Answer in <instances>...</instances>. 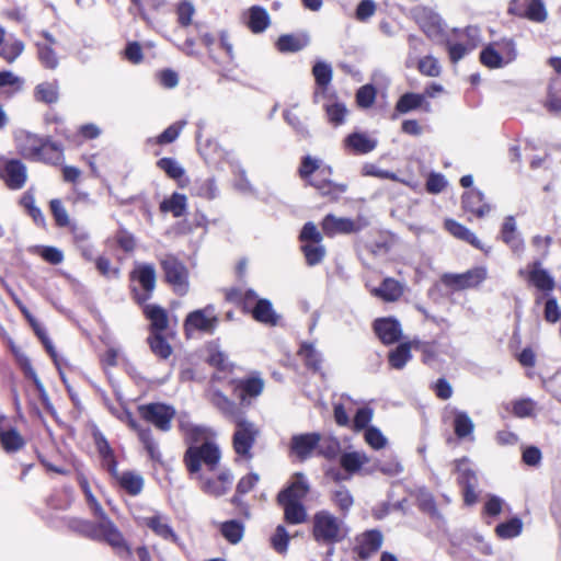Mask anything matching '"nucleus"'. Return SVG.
<instances>
[{
	"instance_id": "nucleus-1",
	"label": "nucleus",
	"mask_w": 561,
	"mask_h": 561,
	"mask_svg": "<svg viewBox=\"0 0 561 561\" xmlns=\"http://www.w3.org/2000/svg\"><path fill=\"white\" fill-rule=\"evenodd\" d=\"M14 144L16 152L27 160L57 163L62 156V149L57 144L26 129L14 133Z\"/></svg>"
},
{
	"instance_id": "nucleus-2",
	"label": "nucleus",
	"mask_w": 561,
	"mask_h": 561,
	"mask_svg": "<svg viewBox=\"0 0 561 561\" xmlns=\"http://www.w3.org/2000/svg\"><path fill=\"white\" fill-rule=\"evenodd\" d=\"M299 174L308 180L309 184L316 187L321 195L337 199L341 194L346 192L345 184H336L330 180L332 168L322 160L307 156L304 158L299 168Z\"/></svg>"
},
{
	"instance_id": "nucleus-3",
	"label": "nucleus",
	"mask_w": 561,
	"mask_h": 561,
	"mask_svg": "<svg viewBox=\"0 0 561 561\" xmlns=\"http://www.w3.org/2000/svg\"><path fill=\"white\" fill-rule=\"evenodd\" d=\"M95 517L100 520L96 525H92L88 522L82 523L81 530L93 539L105 540L117 551H125L126 554H130L129 548L127 547L125 539L114 523L107 517L104 510L99 502L89 506Z\"/></svg>"
},
{
	"instance_id": "nucleus-4",
	"label": "nucleus",
	"mask_w": 561,
	"mask_h": 561,
	"mask_svg": "<svg viewBox=\"0 0 561 561\" xmlns=\"http://www.w3.org/2000/svg\"><path fill=\"white\" fill-rule=\"evenodd\" d=\"M221 458L219 446L211 442H204L199 446H188L184 455V462L191 474H198L204 465L209 471H215Z\"/></svg>"
},
{
	"instance_id": "nucleus-5",
	"label": "nucleus",
	"mask_w": 561,
	"mask_h": 561,
	"mask_svg": "<svg viewBox=\"0 0 561 561\" xmlns=\"http://www.w3.org/2000/svg\"><path fill=\"white\" fill-rule=\"evenodd\" d=\"M227 298L234 302L242 301L245 308L252 307L251 313L253 318L264 324L275 325L278 321V316L273 309V306L267 299H259L254 290L248 289H231L227 294Z\"/></svg>"
},
{
	"instance_id": "nucleus-6",
	"label": "nucleus",
	"mask_w": 561,
	"mask_h": 561,
	"mask_svg": "<svg viewBox=\"0 0 561 561\" xmlns=\"http://www.w3.org/2000/svg\"><path fill=\"white\" fill-rule=\"evenodd\" d=\"M313 537L318 542L333 543L341 541L346 529L341 519L328 511H320L313 516Z\"/></svg>"
},
{
	"instance_id": "nucleus-7",
	"label": "nucleus",
	"mask_w": 561,
	"mask_h": 561,
	"mask_svg": "<svg viewBox=\"0 0 561 561\" xmlns=\"http://www.w3.org/2000/svg\"><path fill=\"white\" fill-rule=\"evenodd\" d=\"M236 430L232 436V447L234 453L250 460L252 458L251 449L260 434L259 427L243 415L233 421Z\"/></svg>"
},
{
	"instance_id": "nucleus-8",
	"label": "nucleus",
	"mask_w": 561,
	"mask_h": 561,
	"mask_svg": "<svg viewBox=\"0 0 561 561\" xmlns=\"http://www.w3.org/2000/svg\"><path fill=\"white\" fill-rule=\"evenodd\" d=\"M219 319L213 305L190 312L184 320V332L191 337L195 332L213 334Z\"/></svg>"
},
{
	"instance_id": "nucleus-9",
	"label": "nucleus",
	"mask_w": 561,
	"mask_h": 561,
	"mask_svg": "<svg viewBox=\"0 0 561 561\" xmlns=\"http://www.w3.org/2000/svg\"><path fill=\"white\" fill-rule=\"evenodd\" d=\"M0 180L10 190H21L27 181V168L19 159L0 154Z\"/></svg>"
},
{
	"instance_id": "nucleus-10",
	"label": "nucleus",
	"mask_w": 561,
	"mask_h": 561,
	"mask_svg": "<svg viewBox=\"0 0 561 561\" xmlns=\"http://www.w3.org/2000/svg\"><path fill=\"white\" fill-rule=\"evenodd\" d=\"M161 266L167 282L172 285L175 293L183 296L188 291V273L182 262L173 255H165L161 260Z\"/></svg>"
},
{
	"instance_id": "nucleus-11",
	"label": "nucleus",
	"mask_w": 561,
	"mask_h": 561,
	"mask_svg": "<svg viewBox=\"0 0 561 561\" xmlns=\"http://www.w3.org/2000/svg\"><path fill=\"white\" fill-rule=\"evenodd\" d=\"M139 413L147 422L152 423L160 431L167 432L171 428L175 410L168 404L150 403L139 407Z\"/></svg>"
},
{
	"instance_id": "nucleus-12",
	"label": "nucleus",
	"mask_w": 561,
	"mask_h": 561,
	"mask_svg": "<svg viewBox=\"0 0 561 561\" xmlns=\"http://www.w3.org/2000/svg\"><path fill=\"white\" fill-rule=\"evenodd\" d=\"M508 12L535 23H543L548 18L542 0H513L508 5Z\"/></svg>"
},
{
	"instance_id": "nucleus-13",
	"label": "nucleus",
	"mask_w": 561,
	"mask_h": 561,
	"mask_svg": "<svg viewBox=\"0 0 561 561\" xmlns=\"http://www.w3.org/2000/svg\"><path fill=\"white\" fill-rule=\"evenodd\" d=\"M486 276V268L478 266L461 274H445L442 277V282L455 290H461L478 286Z\"/></svg>"
},
{
	"instance_id": "nucleus-14",
	"label": "nucleus",
	"mask_w": 561,
	"mask_h": 561,
	"mask_svg": "<svg viewBox=\"0 0 561 561\" xmlns=\"http://www.w3.org/2000/svg\"><path fill=\"white\" fill-rule=\"evenodd\" d=\"M179 426L188 446H199L204 444V442L214 440L216 436L213 430L196 425L184 415L180 416Z\"/></svg>"
},
{
	"instance_id": "nucleus-15",
	"label": "nucleus",
	"mask_w": 561,
	"mask_h": 561,
	"mask_svg": "<svg viewBox=\"0 0 561 561\" xmlns=\"http://www.w3.org/2000/svg\"><path fill=\"white\" fill-rule=\"evenodd\" d=\"M312 75L316 81V90L313 93L314 102L319 103L321 100H331L330 83L332 81L333 71L330 64L325 61H318L312 68Z\"/></svg>"
},
{
	"instance_id": "nucleus-16",
	"label": "nucleus",
	"mask_w": 561,
	"mask_h": 561,
	"mask_svg": "<svg viewBox=\"0 0 561 561\" xmlns=\"http://www.w3.org/2000/svg\"><path fill=\"white\" fill-rule=\"evenodd\" d=\"M199 478L203 492L217 497L230 490L233 477L229 469H222L216 477L201 476Z\"/></svg>"
},
{
	"instance_id": "nucleus-17",
	"label": "nucleus",
	"mask_w": 561,
	"mask_h": 561,
	"mask_svg": "<svg viewBox=\"0 0 561 561\" xmlns=\"http://www.w3.org/2000/svg\"><path fill=\"white\" fill-rule=\"evenodd\" d=\"M131 279L137 280L141 288L142 294H136L138 302L148 300L156 287V270L151 264H137L131 272Z\"/></svg>"
},
{
	"instance_id": "nucleus-18",
	"label": "nucleus",
	"mask_w": 561,
	"mask_h": 561,
	"mask_svg": "<svg viewBox=\"0 0 561 561\" xmlns=\"http://www.w3.org/2000/svg\"><path fill=\"white\" fill-rule=\"evenodd\" d=\"M371 296L386 302H393L401 298L404 286L392 277H386L378 287L369 288Z\"/></svg>"
},
{
	"instance_id": "nucleus-19",
	"label": "nucleus",
	"mask_w": 561,
	"mask_h": 561,
	"mask_svg": "<svg viewBox=\"0 0 561 561\" xmlns=\"http://www.w3.org/2000/svg\"><path fill=\"white\" fill-rule=\"evenodd\" d=\"M374 329L378 337L385 344L397 342L402 334L399 321L393 318L377 319L374 323Z\"/></svg>"
},
{
	"instance_id": "nucleus-20",
	"label": "nucleus",
	"mask_w": 561,
	"mask_h": 561,
	"mask_svg": "<svg viewBox=\"0 0 561 561\" xmlns=\"http://www.w3.org/2000/svg\"><path fill=\"white\" fill-rule=\"evenodd\" d=\"M325 236L333 237L339 233H351L357 231L358 226L350 218L327 215L321 222Z\"/></svg>"
},
{
	"instance_id": "nucleus-21",
	"label": "nucleus",
	"mask_w": 561,
	"mask_h": 561,
	"mask_svg": "<svg viewBox=\"0 0 561 561\" xmlns=\"http://www.w3.org/2000/svg\"><path fill=\"white\" fill-rule=\"evenodd\" d=\"M243 20L249 30L254 34L264 32L271 24L267 11L260 5H252L244 12Z\"/></svg>"
},
{
	"instance_id": "nucleus-22",
	"label": "nucleus",
	"mask_w": 561,
	"mask_h": 561,
	"mask_svg": "<svg viewBox=\"0 0 561 561\" xmlns=\"http://www.w3.org/2000/svg\"><path fill=\"white\" fill-rule=\"evenodd\" d=\"M309 492V484L302 473H296L290 484L284 489L277 496L278 501L298 502Z\"/></svg>"
},
{
	"instance_id": "nucleus-23",
	"label": "nucleus",
	"mask_w": 561,
	"mask_h": 561,
	"mask_svg": "<svg viewBox=\"0 0 561 561\" xmlns=\"http://www.w3.org/2000/svg\"><path fill=\"white\" fill-rule=\"evenodd\" d=\"M208 399L216 409H218L226 417L232 421H236L237 417L243 415V413L238 409L236 403L219 390H209Z\"/></svg>"
},
{
	"instance_id": "nucleus-24",
	"label": "nucleus",
	"mask_w": 561,
	"mask_h": 561,
	"mask_svg": "<svg viewBox=\"0 0 561 561\" xmlns=\"http://www.w3.org/2000/svg\"><path fill=\"white\" fill-rule=\"evenodd\" d=\"M321 436L317 433L296 435L291 439L293 451L301 459L311 456L317 448Z\"/></svg>"
},
{
	"instance_id": "nucleus-25",
	"label": "nucleus",
	"mask_w": 561,
	"mask_h": 561,
	"mask_svg": "<svg viewBox=\"0 0 561 561\" xmlns=\"http://www.w3.org/2000/svg\"><path fill=\"white\" fill-rule=\"evenodd\" d=\"M419 24L428 38L433 41L443 39V23L438 14L425 11L419 16Z\"/></svg>"
},
{
	"instance_id": "nucleus-26",
	"label": "nucleus",
	"mask_w": 561,
	"mask_h": 561,
	"mask_svg": "<svg viewBox=\"0 0 561 561\" xmlns=\"http://www.w3.org/2000/svg\"><path fill=\"white\" fill-rule=\"evenodd\" d=\"M144 524L149 527L156 535L165 540L178 541V536L171 528L168 518L161 514L144 517Z\"/></svg>"
},
{
	"instance_id": "nucleus-27",
	"label": "nucleus",
	"mask_w": 561,
	"mask_h": 561,
	"mask_svg": "<svg viewBox=\"0 0 561 561\" xmlns=\"http://www.w3.org/2000/svg\"><path fill=\"white\" fill-rule=\"evenodd\" d=\"M377 139L365 133H353L345 138V145L357 154H365L377 147Z\"/></svg>"
},
{
	"instance_id": "nucleus-28",
	"label": "nucleus",
	"mask_w": 561,
	"mask_h": 561,
	"mask_svg": "<svg viewBox=\"0 0 561 561\" xmlns=\"http://www.w3.org/2000/svg\"><path fill=\"white\" fill-rule=\"evenodd\" d=\"M462 206L479 218L484 217L491 210L490 205L483 203V195L479 191L467 192L462 196Z\"/></svg>"
},
{
	"instance_id": "nucleus-29",
	"label": "nucleus",
	"mask_w": 561,
	"mask_h": 561,
	"mask_svg": "<svg viewBox=\"0 0 561 561\" xmlns=\"http://www.w3.org/2000/svg\"><path fill=\"white\" fill-rule=\"evenodd\" d=\"M309 44V36L306 34H285L278 37L276 47L280 53H297Z\"/></svg>"
},
{
	"instance_id": "nucleus-30",
	"label": "nucleus",
	"mask_w": 561,
	"mask_h": 561,
	"mask_svg": "<svg viewBox=\"0 0 561 561\" xmlns=\"http://www.w3.org/2000/svg\"><path fill=\"white\" fill-rule=\"evenodd\" d=\"M319 103L323 104L328 119L333 125H341L345 121V116L347 114V110L342 102H339L335 99V95L331 93V100L329 99L321 100Z\"/></svg>"
},
{
	"instance_id": "nucleus-31",
	"label": "nucleus",
	"mask_w": 561,
	"mask_h": 561,
	"mask_svg": "<svg viewBox=\"0 0 561 561\" xmlns=\"http://www.w3.org/2000/svg\"><path fill=\"white\" fill-rule=\"evenodd\" d=\"M118 484L130 495H138L144 488V479L139 473L125 471L114 477Z\"/></svg>"
},
{
	"instance_id": "nucleus-32",
	"label": "nucleus",
	"mask_w": 561,
	"mask_h": 561,
	"mask_svg": "<svg viewBox=\"0 0 561 561\" xmlns=\"http://www.w3.org/2000/svg\"><path fill=\"white\" fill-rule=\"evenodd\" d=\"M445 228L455 238L466 241L478 249H481L480 240L476 237V234L471 230H469L463 225L457 222L454 219H446Z\"/></svg>"
},
{
	"instance_id": "nucleus-33",
	"label": "nucleus",
	"mask_w": 561,
	"mask_h": 561,
	"mask_svg": "<svg viewBox=\"0 0 561 561\" xmlns=\"http://www.w3.org/2000/svg\"><path fill=\"white\" fill-rule=\"evenodd\" d=\"M465 33L468 37H470L472 39V43H470L469 45H463V44H459V43H456V44L449 43L448 44V53H449V57L453 62L459 61L461 58L465 57V55L468 51L473 49L477 45L474 39H477L479 36V30L477 27L470 26L465 30Z\"/></svg>"
},
{
	"instance_id": "nucleus-34",
	"label": "nucleus",
	"mask_w": 561,
	"mask_h": 561,
	"mask_svg": "<svg viewBox=\"0 0 561 561\" xmlns=\"http://www.w3.org/2000/svg\"><path fill=\"white\" fill-rule=\"evenodd\" d=\"M502 239L515 252H520L524 248L523 240L516 233V224L514 217L512 216H508L503 224Z\"/></svg>"
},
{
	"instance_id": "nucleus-35",
	"label": "nucleus",
	"mask_w": 561,
	"mask_h": 561,
	"mask_svg": "<svg viewBox=\"0 0 561 561\" xmlns=\"http://www.w3.org/2000/svg\"><path fill=\"white\" fill-rule=\"evenodd\" d=\"M187 208V198L180 193H173L169 198L160 204L162 213H171L174 217H181Z\"/></svg>"
},
{
	"instance_id": "nucleus-36",
	"label": "nucleus",
	"mask_w": 561,
	"mask_h": 561,
	"mask_svg": "<svg viewBox=\"0 0 561 561\" xmlns=\"http://www.w3.org/2000/svg\"><path fill=\"white\" fill-rule=\"evenodd\" d=\"M529 280L542 291H551L554 288L553 278L546 270L540 267L539 263L533 265L529 272Z\"/></svg>"
},
{
	"instance_id": "nucleus-37",
	"label": "nucleus",
	"mask_w": 561,
	"mask_h": 561,
	"mask_svg": "<svg viewBox=\"0 0 561 561\" xmlns=\"http://www.w3.org/2000/svg\"><path fill=\"white\" fill-rule=\"evenodd\" d=\"M128 424L131 428L136 430L140 442L144 444L151 459H159L160 453L157 443L154 442L151 431L149 428H138L134 419L128 415Z\"/></svg>"
},
{
	"instance_id": "nucleus-38",
	"label": "nucleus",
	"mask_w": 561,
	"mask_h": 561,
	"mask_svg": "<svg viewBox=\"0 0 561 561\" xmlns=\"http://www.w3.org/2000/svg\"><path fill=\"white\" fill-rule=\"evenodd\" d=\"M279 505L284 508L285 519L289 524H301L307 518V513L301 503L293 501H278Z\"/></svg>"
},
{
	"instance_id": "nucleus-39",
	"label": "nucleus",
	"mask_w": 561,
	"mask_h": 561,
	"mask_svg": "<svg viewBox=\"0 0 561 561\" xmlns=\"http://www.w3.org/2000/svg\"><path fill=\"white\" fill-rule=\"evenodd\" d=\"M145 313L150 320L151 327L156 333H161L168 328V314L163 308L157 305H147L145 307Z\"/></svg>"
},
{
	"instance_id": "nucleus-40",
	"label": "nucleus",
	"mask_w": 561,
	"mask_h": 561,
	"mask_svg": "<svg viewBox=\"0 0 561 561\" xmlns=\"http://www.w3.org/2000/svg\"><path fill=\"white\" fill-rule=\"evenodd\" d=\"M34 96L36 101L46 104L56 103L59 98V85L57 81L43 82L35 87Z\"/></svg>"
},
{
	"instance_id": "nucleus-41",
	"label": "nucleus",
	"mask_w": 561,
	"mask_h": 561,
	"mask_svg": "<svg viewBox=\"0 0 561 561\" xmlns=\"http://www.w3.org/2000/svg\"><path fill=\"white\" fill-rule=\"evenodd\" d=\"M368 461L369 458L364 451L344 453L340 458L341 466L350 473L357 472Z\"/></svg>"
},
{
	"instance_id": "nucleus-42",
	"label": "nucleus",
	"mask_w": 561,
	"mask_h": 561,
	"mask_svg": "<svg viewBox=\"0 0 561 561\" xmlns=\"http://www.w3.org/2000/svg\"><path fill=\"white\" fill-rule=\"evenodd\" d=\"M35 46L41 65L49 70L57 69L59 66V58L54 47L49 44H43L42 42H37Z\"/></svg>"
},
{
	"instance_id": "nucleus-43",
	"label": "nucleus",
	"mask_w": 561,
	"mask_h": 561,
	"mask_svg": "<svg viewBox=\"0 0 561 561\" xmlns=\"http://www.w3.org/2000/svg\"><path fill=\"white\" fill-rule=\"evenodd\" d=\"M413 342L402 343L389 353L388 359L392 368L401 369L411 359Z\"/></svg>"
},
{
	"instance_id": "nucleus-44",
	"label": "nucleus",
	"mask_w": 561,
	"mask_h": 561,
	"mask_svg": "<svg viewBox=\"0 0 561 561\" xmlns=\"http://www.w3.org/2000/svg\"><path fill=\"white\" fill-rule=\"evenodd\" d=\"M25 45L15 37H9L0 48V57L7 62L13 64L24 51Z\"/></svg>"
},
{
	"instance_id": "nucleus-45",
	"label": "nucleus",
	"mask_w": 561,
	"mask_h": 561,
	"mask_svg": "<svg viewBox=\"0 0 561 561\" xmlns=\"http://www.w3.org/2000/svg\"><path fill=\"white\" fill-rule=\"evenodd\" d=\"M474 424L471 417L463 411H454V430L459 438L467 437L472 434Z\"/></svg>"
},
{
	"instance_id": "nucleus-46",
	"label": "nucleus",
	"mask_w": 561,
	"mask_h": 561,
	"mask_svg": "<svg viewBox=\"0 0 561 561\" xmlns=\"http://www.w3.org/2000/svg\"><path fill=\"white\" fill-rule=\"evenodd\" d=\"M321 242L322 241H313L312 243L306 242L305 244H301V250L305 254L308 265H317L325 256V248Z\"/></svg>"
},
{
	"instance_id": "nucleus-47",
	"label": "nucleus",
	"mask_w": 561,
	"mask_h": 561,
	"mask_svg": "<svg viewBox=\"0 0 561 561\" xmlns=\"http://www.w3.org/2000/svg\"><path fill=\"white\" fill-rule=\"evenodd\" d=\"M523 529V523L519 518L514 517L508 522L499 524L495 528V533L500 538L510 539L517 537Z\"/></svg>"
},
{
	"instance_id": "nucleus-48",
	"label": "nucleus",
	"mask_w": 561,
	"mask_h": 561,
	"mask_svg": "<svg viewBox=\"0 0 561 561\" xmlns=\"http://www.w3.org/2000/svg\"><path fill=\"white\" fill-rule=\"evenodd\" d=\"M481 62L491 69L501 68L505 66L503 57L499 55L496 46L492 44L488 45L480 54Z\"/></svg>"
},
{
	"instance_id": "nucleus-49",
	"label": "nucleus",
	"mask_w": 561,
	"mask_h": 561,
	"mask_svg": "<svg viewBox=\"0 0 561 561\" xmlns=\"http://www.w3.org/2000/svg\"><path fill=\"white\" fill-rule=\"evenodd\" d=\"M33 252L53 265L60 264L64 261V252L56 247L37 245L33 249Z\"/></svg>"
},
{
	"instance_id": "nucleus-50",
	"label": "nucleus",
	"mask_w": 561,
	"mask_h": 561,
	"mask_svg": "<svg viewBox=\"0 0 561 561\" xmlns=\"http://www.w3.org/2000/svg\"><path fill=\"white\" fill-rule=\"evenodd\" d=\"M382 543V535L378 530H370L362 535L360 549L366 553L377 551Z\"/></svg>"
},
{
	"instance_id": "nucleus-51",
	"label": "nucleus",
	"mask_w": 561,
	"mask_h": 561,
	"mask_svg": "<svg viewBox=\"0 0 561 561\" xmlns=\"http://www.w3.org/2000/svg\"><path fill=\"white\" fill-rule=\"evenodd\" d=\"M332 502L342 511L348 512L354 504V497L345 486H339L332 492Z\"/></svg>"
},
{
	"instance_id": "nucleus-52",
	"label": "nucleus",
	"mask_w": 561,
	"mask_h": 561,
	"mask_svg": "<svg viewBox=\"0 0 561 561\" xmlns=\"http://www.w3.org/2000/svg\"><path fill=\"white\" fill-rule=\"evenodd\" d=\"M243 525L237 520L222 524L221 534L231 543H238L243 537Z\"/></svg>"
},
{
	"instance_id": "nucleus-53",
	"label": "nucleus",
	"mask_w": 561,
	"mask_h": 561,
	"mask_svg": "<svg viewBox=\"0 0 561 561\" xmlns=\"http://www.w3.org/2000/svg\"><path fill=\"white\" fill-rule=\"evenodd\" d=\"M423 100L424 96L422 94L405 93L399 99L396 108L400 113H408L420 107Z\"/></svg>"
},
{
	"instance_id": "nucleus-54",
	"label": "nucleus",
	"mask_w": 561,
	"mask_h": 561,
	"mask_svg": "<svg viewBox=\"0 0 561 561\" xmlns=\"http://www.w3.org/2000/svg\"><path fill=\"white\" fill-rule=\"evenodd\" d=\"M365 442L374 449H382L387 446L388 439L381 431L375 426H369L364 433Z\"/></svg>"
},
{
	"instance_id": "nucleus-55",
	"label": "nucleus",
	"mask_w": 561,
	"mask_h": 561,
	"mask_svg": "<svg viewBox=\"0 0 561 561\" xmlns=\"http://www.w3.org/2000/svg\"><path fill=\"white\" fill-rule=\"evenodd\" d=\"M149 344L151 351L159 357L165 359L172 353V347L170 344L161 336L160 333H154L149 337Z\"/></svg>"
},
{
	"instance_id": "nucleus-56",
	"label": "nucleus",
	"mask_w": 561,
	"mask_h": 561,
	"mask_svg": "<svg viewBox=\"0 0 561 561\" xmlns=\"http://www.w3.org/2000/svg\"><path fill=\"white\" fill-rule=\"evenodd\" d=\"M499 50V55L503 57V61L505 65L515 60L517 56L516 46L513 39L503 38L499 42L493 43Z\"/></svg>"
},
{
	"instance_id": "nucleus-57",
	"label": "nucleus",
	"mask_w": 561,
	"mask_h": 561,
	"mask_svg": "<svg viewBox=\"0 0 561 561\" xmlns=\"http://www.w3.org/2000/svg\"><path fill=\"white\" fill-rule=\"evenodd\" d=\"M299 355L306 365L314 370L319 369L321 363L320 353L311 344H304L299 351Z\"/></svg>"
},
{
	"instance_id": "nucleus-58",
	"label": "nucleus",
	"mask_w": 561,
	"mask_h": 561,
	"mask_svg": "<svg viewBox=\"0 0 561 561\" xmlns=\"http://www.w3.org/2000/svg\"><path fill=\"white\" fill-rule=\"evenodd\" d=\"M456 469L459 473L457 480L463 488H469L470 484L477 485V477L474 472L469 469L465 460L456 461Z\"/></svg>"
},
{
	"instance_id": "nucleus-59",
	"label": "nucleus",
	"mask_w": 561,
	"mask_h": 561,
	"mask_svg": "<svg viewBox=\"0 0 561 561\" xmlns=\"http://www.w3.org/2000/svg\"><path fill=\"white\" fill-rule=\"evenodd\" d=\"M289 535L286 531L285 527L279 525L277 526L274 535L271 537L272 547L279 553H285L288 548Z\"/></svg>"
},
{
	"instance_id": "nucleus-60",
	"label": "nucleus",
	"mask_w": 561,
	"mask_h": 561,
	"mask_svg": "<svg viewBox=\"0 0 561 561\" xmlns=\"http://www.w3.org/2000/svg\"><path fill=\"white\" fill-rule=\"evenodd\" d=\"M158 167L172 179L178 180L184 175V169L172 158L160 159L158 161Z\"/></svg>"
},
{
	"instance_id": "nucleus-61",
	"label": "nucleus",
	"mask_w": 561,
	"mask_h": 561,
	"mask_svg": "<svg viewBox=\"0 0 561 561\" xmlns=\"http://www.w3.org/2000/svg\"><path fill=\"white\" fill-rule=\"evenodd\" d=\"M419 70L427 77H437L440 73V66L433 56H425L419 61Z\"/></svg>"
},
{
	"instance_id": "nucleus-62",
	"label": "nucleus",
	"mask_w": 561,
	"mask_h": 561,
	"mask_svg": "<svg viewBox=\"0 0 561 561\" xmlns=\"http://www.w3.org/2000/svg\"><path fill=\"white\" fill-rule=\"evenodd\" d=\"M264 383L260 378H250L241 383V399L244 400L245 396L257 397L263 390Z\"/></svg>"
},
{
	"instance_id": "nucleus-63",
	"label": "nucleus",
	"mask_w": 561,
	"mask_h": 561,
	"mask_svg": "<svg viewBox=\"0 0 561 561\" xmlns=\"http://www.w3.org/2000/svg\"><path fill=\"white\" fill-rule=\"evenodd\" d=\"M194 13L195 8L192 2L183 1L178 4V21L182 26H188L192 23V18Z\"/></svg>"
},
{
	"instance_id": "nucleus-64",
	"label": "nucleus",
	"mask_w": 561,
	"mask_h": 561,
	"mask_svg": "<svg viewBox=\"0 0 561 561\" xmlns=\"http://www.w3.org/2000/svg\"><path fill=\"white\" fill-rule=\"evenodd\" d=\"M536 403L530 399H520L513 403V413L518 417H527L534 415Z\"/></svg>"
}]
</instances>
